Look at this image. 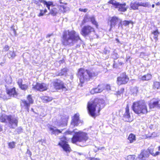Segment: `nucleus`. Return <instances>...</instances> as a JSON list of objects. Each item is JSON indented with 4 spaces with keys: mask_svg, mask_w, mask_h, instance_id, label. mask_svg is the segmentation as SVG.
<instances>
[{
    "mask_svg": "<svg viewBox=\"0 0 160 160\" xmlns=\"http://www.w3.org/2000/svg\"><path fill=\"white\" fill-rule=\"evenodd\" d=\"M152 78V75L150 74H148L142 76L140 79L143 81H148L150 80Z\"/></svg>",
    "mask_w": 160,
    "mask_h": 160,
    "instance_id": "obj_26",
    "label": "nucleus"
},
{
    "mask_svg": "<svg viewBox=\"0 0 160 160\" xmlns=\"http://www.w3.org/2000/svg\"><path fill=\"white\" fill-rule=\"evenodd\" d=\"M44 14H45L44 12H43V10H41L40 13H39V14L38 15V16H43L44 15Z\"/></svg>",
    "mask_w": 160,
    "mask_h": 160,
    "instance_id": "obj_41",
    "label": "nucleus"
},
{
    "mask_svg": "<svg viewBox=\"0 0 160 160\" xmlns=\"http://www.w3.org/2000/svg\"><path fill=\"white\" fill-rule=\"evenodd\" d=\"M81 34L85 37L89 36L92 38H98V36L95 33L94 29L89 25L84 26L82 28Z\"/></svg>",
    "mask_w": 160,
    "mask_h": 160,
    "instance_id": "obj_7",
    "label": "nucleus"
},
{
    "mask_svg": "<svg viewBox=\"0 0 160 160\" xmlns=\"http://www.w3.org/2000/svg\"><path fill=\"white\" fill-rule=\"evenodd\" d=\"M149 156L148 151L142 150L135 160H145Z\"/></svg>",
    "mask_w": 160,
    "mask_h": 160,
    "instance_id": "obj_16",
    "label": "nucleus"
},
{
    "mask_svg": "<svg viewBox=\"0 0 160 160\" xmlns=\"http://www.w3.org/2000/svg\"><path fill=\"white\" fill-rule=\"evenodd\" d=\"M62 43L64 46H72L76 43L81 44L82 40L78 34L74 30L64 31L62 34Z\"/></svg>",
    "mask_w": 160,
    "mask_h": 160,
    "instance_id": "obj_1",
    "label": "nucleus"
},
{
    "mask_svg": "<svg viewBox=\"0 0 160 160\" xmlns=\"http://www.w3.org/2000/svg\"><path fill=\"white\" fill-rule=\"evenodd\" d=\"M11 28L12 29V31H13V32L14 33V34L15 35L16 34V31L15 30V29L13 28V26H12L11 27Z\"/></svg>",
    "mask_w": 160,
    "mask_h": 160,
    "instance_id": "obj_51",
    "label": "nucleus"
},
{
    "mask_svg": "<svg viewBox=\"0 0 160 160\" xmlns=\"http://www.w3.org/2000/svg\"><path fill=\"white\" fill-rule=\"evenodd\" d=\"M9 49V47L8 45H5L3 49V51H7Z\"/></svg>",
    "mask_w": 160,
    "mask_h": 160,
    "instance_id": "obj_40",
    "label": "nucleus"
},
{
    "mask_svg": "<svg viewBox=\"0 0 160 160\" xmlns=\"http://www.w3.org/2000/svg\"><path fill=\"white\" fill-rule=\"evenodd\" d=\"M102 148H100V149H101Z\"/></svg>",
    "mask_w": 160,
    "mask_h": 160,
    "instance_id": "obj_60",
    "label": "nucleus"
},
{
    "mask_svg": "<svg viewBox=\"0 0 160 160\" xmlns=\"http://www.w3.org/2000/svg\"><path fill=\"white\" fill-rule=\"evenodd\" d=\"M58 145L62 147L63 150L67 152H69L71 151V148L69 145L67 143V139L65 137L61 138L58 143Z\"/></svg>",
    "mask_w": 160,
    "mask_h": 160,
    "instance_id": "obj_10",
    "label": "nucleus"
},
{
    "mask_svg": "<svg viewBox=\"0 0 160 160\" xmlns=\"http://www.w3.org/2000/svg\"><path fill=\"white\" fill-rule=\"evenodd\" d=\"M130 22L128 21L125 20L123 22H122V25H120L122 27V26H127L129 24Z\"/></svg>",
    "mask_w": 160,
    "mask_h": 160,
    "instance_id": "obj_36",
    "label": "nucleus"
},
{
    "mask_svg": "<svg viewBox=\"0 0 160 160\" xmlns=\"http://www.w3.org/2000/svg\"><path fill=\"white\" fill-rule=\"evenodd\" d=\"M79 10L80 11L83 12H87L88 10L87 9H83L81 8H79Z\"/></svg>",
    "mask_w": 160,
    "mask_h": 160,
    "instance_id": "obj_44",
    "label": "nucleus"
},
{
    "mask_svg": "<svg viewBox=\"0 0 160 160\" xmlns=\"http://www.w3.org/2000/svg\"><path fill=\"white\" fill-rule=\"evenodd\" d=\"M128 140L130 141V143H133L136 141V136L135 135L131 133L128 138Z\"/></svg>",
    "mask_w": 160,
    "mask_h": 160,
    "instance_id": "obj_25",
    "label": "nucleus"
},
{
    "mask_svg": "<svg viewBox=\"0 0 160 160\" xmlns=\"http://www.w3.org/2000/svg\"><path fill=\"white\" fill-rule=\"evenodd\" d=\"M149 105L150 108L155 107L160 108V100L158 99L153 98L150 101Z\"/></svg>",
    "mask_w": 160,
    "mask_h": 160,
    "instance_id": "obj_17",
    "label": "nucleus"
},
{
    "mask_svg": "<svg viewBox=\"0 0 160 160\" xmlns=\"http://www.w3.org/2000/svg\"><path fill=\"white\" fill-rule=\"evenodd\" d=\"M15 143L14 142H9L8 143V146L9 147L11 148H13L15 147Z\"/></svg>",
    "mask_w": 160,
    "mask_h": 160,
    "instance_id": "obj_38",
    "label": "nucleus"
},
{
    "mask_svg": "<svg viewBox=\"0 0 160 160\" xmlns=\"http://www.w3.org/2000/svg\"><path fill=\"white\" fill-rule=\"evenodd\" d=\"M9 118V115L8 116L6 114H1L0 116V121L2 122H6L8 121Z\"/></svg>",
    "mask_w": 160,
    "mask_h": 160,
    "instance_id": "obj_24",
    "label": "nucleus"
},
{
    "mask_svg": "<svg viewBox=\"0 0 160 160\" xmlns=\"http://www.w3.org/2000/svg\"><path fill=\"white\" fill-rule=\"evenodd\" d=\"M154 6H155V5H154V4H152V8H154Z\"/></svg>",
    "mask_w": 160,
    "mask_h": 160,
    "instance_id": "obj_56",
    "label": "nucleus"
},
{
    "mask_svg": "<svg viewBox=\"0 0 160 160\" xmlns=\"http://www.w3.org/2000/svg\"><path fill=\"white\" fill-rule=\"evenodd\" d=\"M156 5L157 6H159V5H160V2H159L157 3H156Z\"/></svg>",
    "mask_w": 160,
    "mask_h": 160,
    "instance_id": "obj_53",
    "label": "nucleus"
},
{
    "mask_svg": "<svg viewBox=\"0 0 160 160\" xmlns=\"http://www.w3.org/2000/svg\"><path fill=\"white\" fill-rule=\"evenodd\" d=\"M88 19V17H85L84 18L83 20V21L82 23H84L86 22H87L88 21L87 20V19Z\"/></svg>",
    "mask_w": 160,
    "mask_h": 160,
    "instance_id": "obj_48",
    "label": "nucleus"
},
{
    "mask_svg": "<svg viewBox=\"0 0 160 160\" xmlns=\"http://www.w3.org/2000/svg\"><path fill=\"white\" fill-rule=\"evenodd\" d=\"M158 149H159V150L160 151V146L158 148Z\"/></svg>",
    "mask_w": 160,
    "mask_h": 160,
    "instance_id": "obj_58",
    "label": "nucleus"
},
{
    "mask_svg": "<svg viewBox=\"0 0 160 160\" xmlns=\"http://www.w3.org/2000/svg\"><path fill=\"white\" fill-rule=\"evenodd\" d=\"M50 13L53 16H55L56 14V12L53 11V10L52 11L50 12Z\"/></svg>",
    "mask_w": 160,
    "mask_h": 160,
    "instance_id": "obj_47",
    "label": "nucleus"
},
{
    "mask_svg": "<svg viewBox=\"0 0 160 160\" xmlns=\"http://www.w3.org/2000/svg\"><path fill=\"white\" fill-rule=\"evenodd\" d=\"M135 157V156L134 155H130L127 157V160H134Z\"/></svg>",
    "mask_w": 160,
    "mask_h": 160,
    "instance_id": "obj_37",
    "label": "nucleus"
},
{
    "mask_svg": "<svg viewBox=\"0 0 160 160\" xmlns=\"http://www.w3.org/2000/svg\"><path fill=\"white\" fill-rule=\"evenodd\" d=\"M124 116L125 118L128 119V120H126V121L127 122L130 121V120L129 119L130 118V115L129 111V106L128 105H127L125 108V112L124 114Z\"/></svg>",
    "mask_w": 160,
    "mask_h": 160,
    "instance_id": "obj_21",
    "label": "nucleus"
},
{
    "mask_svg": "<svg viewBox=\"0 0 160 160\" xmlns=\"http://www.w3.org/2000/svg\"><path fill=\"white\" fill-rule=\"evenodd\" d=\"M16 56L15 53L14 51H9L8 53V56L9 58H14Z\"/></svg>",
    "mask_w": 160,
    "mask_h": 160,
    "instance_id": "obj_30",
    "label": "nucleus"
},
{
    "mask_svg": "<svg viewBox=\"0 0 160 160\" xmlns=\"http://www.w3.org/2000/svg\"><path fill=\"white\" fill-rule=\"evenodd\" d=\"M105 88L106 89L108 90H110V87L109 85H107L106 86L105 85Z\"/></svg>",
    "mask_w": 160,
    "mask_h": 160,
    "instance_id": "obj_46",
    "label": "nucleus"
},
{
    "mask_svg": "<svg viewBox=\"0 0 160 160\" xmlns=\"http://www.w3.org/2000/svg\"><path fill=\"white\" fill-rule=\"evenodd\" d=\"M90 160H99V159L97 158H91Z\"/></svg>",
    "mask_w": 160,
    "mask_h": 160,
    "instance_id": "obj_52",
    "label": "nucleus"
},
{
    "mask_svg": "<svg viewBox=\"0 0 160 160\" xmlns=\"http://www.w3.org/2000/svg\"><path fill=\"white\" fill-rule=\"evenodd\" d=\"M132 108L134 112L138 114H145L148 112L146 105L143 101L134 102Z\"/></svg>",
    "mask_w": 160,
    "mask_h": 160,
    "instance_id": "obj_6",
    "label": "nucleus"
},
{
    "mask_svg": "<svg viewBox=\"0 0 160 160\" xmlns=\"http://www.w3.org/2000/svg\"><path fill=\"white\" fill-rule=\"evenodd\" d=\"M7 93L9 96H13V97L16 96L17 93L15 88H13L10 89H7Z\"/></svg>",
    "mask_w": 160,
    "mask_h": 160,
    "instance_id": "obj_22",
    "label": "nucleus"
},
{
    "mask_svg": "<svg viewBox=\"0 0 160 160\" xmlns=\"http://www.w3.org/2000/svg\"><path fill=\"white\" fill-rule=\"evenodd\" d=\"M79 113H77L74 115L72 118L71 123V125L73 126H78L80 124L82 123V122L79 119Z\"/></svg>",
    "mask_w": 160,
    "mask_h": 160,
    "instance_id": "obj_14",
    "label": "nucleus"
},
{
    "mask_svg": "<svg viewBox=\"0 0 160 160\" xmlns=\"http://www.w3.org/2000/svg\"><path fill=\"white\" fill-rule=\"evenodd\" d=\"M73 132L74 134L72 138V142L81 146H86L85 142L88 138L87 134L80 131L75 132L74 130L72 131H68L66 132V134H72Z\"/></svg>",
    "mask_w": 160,
    "mask_h": 160,
    "instance_id": "obj_2",
    "label": "nucleus"
},
{
    "mask_svg": "<svg viewBox=\"0 0 160 160\" xmlns=\"http://www.w3.org/2000/svg\"><path fill=\"white\" fill-rule=\"evenodd\" d=\"M66 69L64 68L60 71L57 75L59 76L63 75L66 74Z\"/></svg>",
    "mask_w": 160,
    "mask_h": 160,
    "instance_id": "obj_33",
    "label": "nucleus"
},
{
    "mask_svg": "<svg viewBox=\"0 0 160 160\" xmlns=\"http://www.w3.org/2000/svg\"><path fill=\"white\" fill-rule=\"evenodd\" d=\"M89 18L90 20L92 23L95 26L96 28H97L98 27V23L96 21L94 17H89Z\"/></svg>",
    "mask_w": 160,
    "mask_h": 160,
    "instance_id": "obj_29",
    "label": "nucleus"
},
{
    "mask_svg": "<svg viewBox=\"0 0 160 160\" xmlns=\"http://www.w3.org/2000/svg\"><path fill=\"white\" fill-rule=\"evenodd\" d=\"M33 109L32 108V111H33Z\"/></svg>",
    "mask_w": 160,
    "mask_h": 160,
    "instance_id": "obj_59",
    "label": "nucleus"
},
{
    "mask_svg": "<svg viewBox=\"0 0 160 160\" xmlns=\"http://www.w3.org/2000/svg\"><path fill=\"white\" fill-rule=\"evenodd\" d=\"M18 84L20 87L21 85H22V79H19L18 82Z\"/></svg>",
    "mask_w": 160,
    "mask_h": 160,
    "instance_id": "obj_42",
    "label": "nucleus"
},
{
    "mask_svg": "<svg viewBox=\"0 0 160 160\" xmlns=\"http://www.w3.org/2000/svg\"><path fill=\"white\" fill-rule=\"evenodd\" d=\"M128 80V77L126 75L125 73L123 72L120 75V77L118 78L117 83L119 85L125 84L127 83Z\"/></svg>",
    "mask_w": 160,
    "mask_h": 160,
    "instance_id": "obj_12",
    "label": "nucleus"
},
{
    "mask_svg": "<svg viewBox=\"0 0 160 160\" xmlns=\"http://www.w3.org/2000/svg\"><path fill=\"white\" fill-rule=\"evenodd\" d=\"M27 99L28 101L25 100H22L21 104L22 107L24 108L28 111L30 104L33 103V100L31 95H29L27 96Z\"/></svg>",
    "mask_w": 160,
    "mask_h": 160,
    "instance_id": "obj_9",
    "label": "nucleus"
},
{
    "mask_svg": "<svg viewBox=\"0 0 160 160\" xmlns=\"http://www.w3.org/2000/svg\"><path fill=\"white\" fill-rule=\"evenodd\" d=\"M160 154V152H156L155 153H154L153 154V155L154 156H156L157 155H159Z\"/></svg>",
    "mask_w": 160,
    "mask_h": 160,
    "instance_id": "obj_49",
    "label": "nucleus"
},
{
    "mask_svg": "<svg viewBox=\"0 0 160 160\" xmlns=\"http://www.w3.org/2000/svg\"><path fill=\"white\" fill-rule=\"evenodd\" d=\"M98 74L97 72L92 70L80 68L78 70L77 76L79 78L81 83H83L85 82L89 81L90 79L96 76Z\"/></svg>",
    "mask_w": 160,
    "mask_h": 160,
    "instance_id": "obj_4",
    "label": "nucleus"
},
{
    "mask_svg": "<svg viewBox=\"0 0 160 160\" xmlns=\"http://www.w3.org/2000/svg\"><path fill=\"white\" fill-rule=\"evenodd\" d=\"M49 128L51 134H55V135H58L59 133H61L62 131V129L61 130L57 129L56 128L52 126L50 127Z\"/></svg>",
    "mask_w": 160,
    "mask_h": 160,
    "instance_id": "obj_20",
    "label": "nucleus"
},
{
    "mask_svg": "<svg viewBox=\"0 0 160 160\" xmlns=\"http://www.w3.org/2000/svg\"><path fill=\"white\" fill-rule=\"evenodd\" d=\"M54 86L57 89H60L65 88L63 82L61 81L58 80L54 82Z\"/></svg>",
    "mask_w": 160,
    "mask_h": 160,
    "instance_id": "obj_19",
    "label": "nucleus"
},
{
    "mask_svg": "<svg viewBox=\"0 0 160 160\" xmlns=\"http://www.w3.org/2000/svg\"><path fill=\"white\" fill-rule=\"evenodd\" d=\"M19 87L21 89L23 90H26L28 88V86L25 84L21 85Z\"/></svg>",
    "mask_w": 160,
    "mask_h": 160,
    "instance_id": "obj_35",
    "label": "nucleus"
},
{
    "mask_svg": "<svg viewBox=\"0 0 160 160\" xmlns=\"http://www.w3.org/2000/svg\"><path fill=\"white\" fill-rule=\"evenodd\" d=\"M27 153L31 157L32 155V152H31L29 151L28 149V150L27 151Z\"/></svg>",
    "mask_w": 160,
    "mask_h": 160,
    "instance_id": "obj_50",
    "label": "nucleus"
},
{
    "mask_svg": "<svg viewBox=\"0 0 160 160\" xmlns=\"http://www.w3.org/2000/svg\"><path fill=\"white\" fill-rule=\"evenodd\" d=\"M43 12H44V13L45 14L47 12V10L46 9H45L43 10Z\"/></svg>",
    "mask_w": 160,
    "mask_h": 160,
    "instance_id": "obj_55",
    "label": "nucleus"
},
{
    "mask_svg": "<svg viewBox=\"0 0 160 160\" xmlns=\"http://www.w3.org/2000/svg\"><path fill=\"white\" fill-rule=\"evenodd\" d=\"M152 34H153L154 35L153 37L156 40H157L158 35L159 34V33L158 32V30L153 31L152 32Z\"/></svg>",
    "mask_w": 160,
    "mask_h": 160,
    "instance_id": "obj_32",
    "label": "nucleus"
},
{
    "mask_svg": "<svg viewBox=\"0 0 160 160\" xmlns=\"http://www.w3.org/2000/svg\"><path fill=\"white\" fill-rule=\"evenodd\" d=\"M33 88L40 91L46 90L48 88V85L44 83H37L36 85H33Z\"/></svg>",
    "mask_w": 160,
    "mask_h": 160,
    "instance_id": "obj_15",
    "label": "nucleus"
},
{
    "mask_svg": "<svg viewBox=\"0 0 160 160\" xmlns=\"http://www.w3.org/2000/svg\"><path fill=\"white\" fill-rule=\"evenodd\" d=\"M122 62H120L119 63V64L120 65H122Z\"/></svg>",
    "mask_w": 160,
    "mask_h": 160,
    "instance_id": "obj_57",
    "label": "nucleus"
},
{
    "mask_svg": "<svg viewBox=\"0 0 160 160\" xmlns=\"http://www.w3.org/2000/svg\"><path fill=\"white\" fill-rule=\"evenodd\" d=\"M22 128L21 127H19L17 129V132L18 133H21V132H22Z\"/></svg>",
    "mask_w": 160,
    "mask_h": 160,
    "instance_id": "obj_43",
    "label": "nucleus"
},
{
    "mask_svg": "<svg viewBox=\"0 0 160 160\" xmlns=\"http://www.w3.org/2000/svg\"><path fill=\"white\" fill-rule=\"evenodd\" d=\"M43 102H47L51 101L52 99L51 97H44L42 98Z\"/></svg>",
    "mask_w": 160,
    "mask_h": 160,
    "instance_id": "obj_34",
    "label": "nucleus"
},
{
    "mask_svg": "<svg viewBox=\"0 0 160 160\" xmlns=\"http://www.w3.org/2000/svg\"><path fill=\"white\" fill-rule=\"evenodd\" d=\"M119 57L118 55L117 54H115L113 55V58L114 59H117Z\"/></svg>",
    "mask_w": 160,
    "mask_h": 160,
    "instance_id": "obj_45",
    "label": "nucleus"
},
{
    "mask_svg": "<svg viewBox=\"0 0 160 160\" xmlns=\"http://www.w3.org/2000/svg\"><path fill=\"white\" fill-rule=\"evenodd\" d=\"M110 22L111 27L110 30L118 24L119 28L120 27V25H122L121 20L116 17H112L110 20Z\"/></svg>",
    "mask_w": 160,
    "mask_h": 160,
    "instance_id": "obj_13",
    "label": "nucleus"
},
{
    "mask_svg": "<svg viewBox=\"0 0 160 160\" xmlns=\"http://www.w3.org/2000/svg\"><path fill=\"white\" fill-rule=\"evenodd\" d=\"M108 3L113 5L115 8H118L119 11L124 12L127 10V8L125 3L120 4L114 0H111Z\"/></svg>",
    "mask_w": 160,
    "mask_h": 160,
    "instance_id": "obj_8",
    "label": "nucleus"
},
{
    "mask_svg": "<svg viewBox=\"0 0 160 160\" xmlns=\"http://www.w3.org/2000/svg\"><path fill=\"white\" fill-rule=\"evenodd\" d=\"M113 67L114 68H116V66L115 64L114 63L113 64Z\"/></svg>",
    "mask_w": 160,
    "mask_h": 160,
    "instance_id": "obj_54",
    "label": "nucleus"
},
{
    "mask_svg": "<svg viewBox=\"0 0 160 160\" xmlns=\"http://www.w3.org/2000/svg\"><path fill=\"white\" fill-rule=\"evenodd\" d=\"M8 122V126L10 128H14L18 126V120L17 117L9 115V118Z\"/></svg>",
    "mask_w": 160,
    "mask_h": 160,
    "instance_id": "obj_11",
    "label": "nucleus"
},
{
    "mask_svg": "<svg viewBox=\"0 0 160 160\" xmlns=\"http://www.w3.org/2000/svg\"><path fill=\"white\" fill-rule=\"evenodd\" d=\"M153 88L154 89H160V82H154L153 83Z\"/></svg>",
    "mask_w": 160,
    "mask_h": 160,
    "instance_id": "obj_31",
    "label": "nucleus"
},
{
    "mask_svg": "<svg viewBox=\"0 0 160 160\" xmlns=\"http://www.w3.org/2000/svg\"><path fill=\"white\" fill-rule=\"evenodd\" d=\"M132 108L134 112L138 114H145L148 112L146 105L143 101L134 102Z\"/></svg>",
    "mask_w": 160,
    "mask_h": 160,
    "instance_id": "obj_5",
    "label": "nucleus"
},
{
    "mask_svg": "<svg viewBox=\"0 0 160 160\" xmlns=\"http://www.w3.org/2000/svg\"><path fill=\"white\" fill-rule=\"evenodd\" d=\"M139 5L140 6H142L144 7L149 8L151 7V5L149 2H139Z\"/></svg>",
    "mask_w": 160,
    "mask_h": 160,
    "instance_id": "obj_28",
    "label": "nucleus"
},
{
    "mask_svg": "<svg viewBox=\"0 0 160 160\" xmlns=\"http://www.w3.org/2000/svg\"><path fill=\"white\" fill-rule=\"evenodd\" d=\"M105 88V85L101 84L98 85L96 88H93L90 91V93L92 94L95 93H100L102 92Z\"/></svg>",
    "mask_w": 160,
    "mask_h": 160,
    "instance_id": "obj_18",
    "label": "nucleus"
},
{
    "mask_svg": "<svg viewBox=\"0 0 160 160\" xmlns=\"http://www.w3.org/2000/svg\"><path fill=\"white\" fill-rule=\"evenodd\" d=\"M147 150L149 154H150L153 156L154 153L153 148H149Z\"/></svg>",
    "mask_w": 160,
    "mask_h": 160,
    "instance_id": "obj_39",
    "label": "nucleus"
},
{
    "mask_svg": "<svg viewBox=\"0 0 160 160\" xmlns=\"http://www.w3.org/2000/svg\"><path fill=\"white\" fill-rule=\"evenodd\" d=\"M44 5H46L48 9L50 10V6L53 5V2H47L45 0H42L41 2Z\"/></svg>",
    "mask_w": 160,
    "mask_h": 160,
    "instance_id": "obj_27",
    "label": "nucleus"
},
{
    "mask_svg": "<svg viewBox=\"0 0 160 160\" xmlns=\"http://www.w3.org/2000/svg\"><path fill=\"white\" fill-rule=\"evenodd\" d=\"M139 4V2L137 1L132 2L130 4V8L133 10L138 9L140 6Z\"/></svg>",
    "mask_w": 160,
    "mask_h": 160,
    "instance_id": "obj_23",
    "label": "nucleus"
},
{
    "mask_svg": "<svg viewBox=\"0 0 160 160\" xmlns=\"http://www.w3.org/2000/svg\"><path fill=\"white\" fill-rule=\"evenodd\" d=\"M105 105V101L102 99L96 98L94 101L89 102L87 108L89 114L92 117L95 116L96 109H98L99 113L102 108L104 107Z\"/></svg>",
    "mask_w": 160,
    "mask_h": 160,
    "instance_id": "obj_3",
    "label": "nucleus"
}]
</instances>
